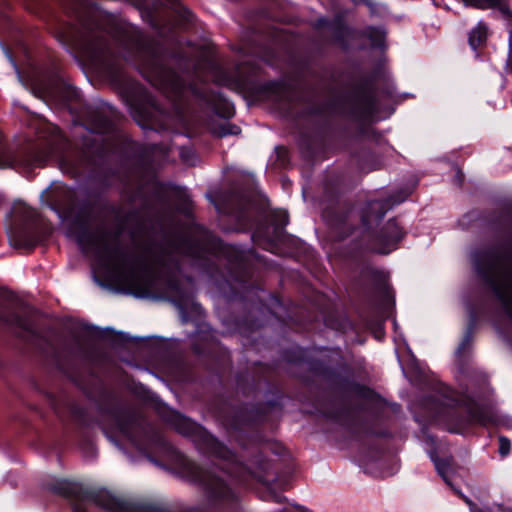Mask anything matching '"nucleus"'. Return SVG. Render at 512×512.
<instances>
[{"mask_svg":"<svg viewBox=\"0 0 512 512\" xmlns=\"http://www.w3.org/2000/svg\"><path fill=\"white\" fill-rule=\"evenodd\" d=\"M10 241H11V244L17 248L25 247L28 245L25 241L21 240L20 238L15 237V236H12L10 238Z\"/></svg>","mask_w":512,"mask_h":512,"instance_id":"obj_20","label":"nucleus"},{"mask_svg":"<svg viewBox=\"0 0 512 512\" xmlns=\"http://www.w3.org/2000/svg\"><path fill=\"white\" fill-rule=\"evenodd\" d=\"M25 211L27 213V217L32 218L34 215V211L30 208H25Z\"/></svg>","mask_w":512,"mask_h":512,"instance_id":"obj_23","label":"nucleus"},{"mask_svg":"<svg viewBox=\"0 0 512 512\" xmlns=\"http://www.w3.org/2000/svg\"><path fill=\"white\" fill-rule=\"evenodd\" d=\"M274 221L277 227H284L288 223V214L286 211L279 210L274 214Z\"/></svg>","mask_w":512,"mask_h":512,"instance_id":"obj_19","label":"nucleus"},{"mask_svg":"<svg viewBox=\"0 0 512 512\" xmlns=\"http://www.w3.org/2000/svg\"><path fill=\"white\" fill-rule=\"evenodd\" d=\"M403 233L395 220H389L383 227L381 234L378 238L379 246L376 251L381 254H387L395 245L402 239Z\"/></svg>","mask_w":512,"mask_h":512,"instance_id":"obj_7","label":"nucleus"},{"mask_svg":"<svg viewBox=\"0 0 512 512\" xmlns=\"http://www.w3.org/2000/svg\"><path fill=\"white\" fill-rule=\"evenodd\" d=\"M167 421H169L179 433L194 437L201 449L206 452L225 460L232 461L234 459V455L229 449L218 442L217 439L206 430L183 415L171 411L167 417Z\"/></svg>","mask_w":512,"mask_h":512,"instance_id":"obj_5","label":"nucleus"},{"mask_svg":"<svg viewBox=\"0 0 512 512\" xmlns=\"http://www.w3.org/2000/svg\"><path fill=\"white\" fill-rule=\"evenodd\" d=\"M92 129L96 133H109L113 130V124L106 116L97 114L92 120Z\"/></svg>","mask_w":512,"mask_h":512,"instance_id":"obj_11","label":"nucleus"},{"mask_svg":"<svg viewBox=\"0 0 512 512\" xmlns=\"http://www.w3.org/2000/svg\"><path fill=\"white\" fill-rule=\"evenodd\" d=\"M499 453L501 456H507L510 453L511 443L510 440L505 436L499 437Z\"/></svg>","mask_w":512,"mask_h":512,"instance_id":"obj_18","label":"nucleus"},{"mask_svg":"<svg viewBox=\"0 0 512 512\" xmlns=\"http://www.w3.org/2000/svg\"><path fill=\"white\" fill-rule=\"evenodd\" d=\"M188 473L191 480L199 483L213 498L229 499L232 491L226 482L215 473L205 470L195 463L188 464Z\"/></svg>","mask_w":512,"mask_h":512,"instance_id":"obj_6","label":"nucleus"},{"mask_svg":"<svg viewBox=\"0 0 512 512\" xmlns=\"http://www.w3.org/2000/svg\"><path fill=\"white\" fill-rule=\"evenodd\" d=\"M276 501H277V502H280V501H282V498H280V497H279V498H276Z\"/></svg>","mask_w":512,"mask_h":512,"instance_id":"obj_27","label":"nucleus"},{"mask_svg":"<svg viewBox=\"0 0 512 512\" xmlns=\"http://www.w3.org/2000/svg\"><path fill=\"white\" fill-rule=\"evenodd\" d=\"M57 492L74 496L73 509L75 512H86V506L91 504L109 512H186L178 505L163 501H128L103 488L80 491L62 483Z\"/></svg>","mask_w":512,"mask_h":512,"instance_id":"obj_3","label":"nucleus"},{"mask_svg":"<svg viewBox=\"0 0 512 512\" xmlns=\"http://www.w3.org/2000/svg\"><path fill=\"white\" fill-rule=\"evenodd\" d=\"M180 155H181V158L183 159V161L192 164V161L188 157V151L182 149L180 152Z\"/></svg>","mask_w":512,"mask_h":512,"instance_id":"obj_21","label":"nucleus"},{"mask_svg":"<svg viewBox=\"0 0 512 512\" xmlns=\"http://www.w3.org/2000/svg\"><path fill=\"white\" fill-rule=\"evenodd\" d=\"M4 167H6V165L0 163V168H4Z\"/></svg>","mask_w":512,"mask_h":512,"instance_id":"obj_26","label":"nucleus"},{"mask_svg":"<svg viewBox=\"0 0 512 512\" xmlns=\"http://www.w3.org/2000/svg\"><path fill=\"white\" fill-rule=\"evenodd\" d=\"M458 174H459V183H461L462 182V175L460 174V172H458Z\"/></svg>","mask_w":512,"mask_h":512,"instance_id":"obj_25","label":"nucleus"},{"mask_svg":"<svg viewBox=\"0 0 512 512\" xmlns=\"http://www.w3.org/2000/svg\"><path fill=\"white\" fill-rule=\"evenodd\" d=\"M436 469L438 473L442 476L444 481L451 486V482L449 480V474L452 470V462L450 459L439 460L433 459Z\"/></svg>","mask_w":512,"mask_h":512,"instance_id":"obj_13","label":"nucleus"},{"mask_svg":"<svg viewBox=\"0 0 512 512\" xmlns=\"http://www.w3.org/2000/svg\"><path fill=\"white\" fill-rule=\"evenodd\" d=\"M477 270L512 318V257L495 252L486 253L477 264Z\"/></svg>","mask_w":512,"mask_h":512,"instance_id":"obj_4","label":"nucleus"},{"mask_svg":"<svg viewBox=\"0 0 512 512\" xmlns=\"http://www.w3.org/2000/svg\"><path fill=\"white\" fill-rule=\"evenodd\" d=\"M464 500H465V502H466L467 504H469L470 506H472V505H473V503L471 502V500H470V499H468V498H466V497H465V498H464Z\"/></svg>","mask_w":512,"mask_h":512,"instance_id":"obj_24","label":"nucleus"},{"mask_svg":"<svg viewBox=\"0 0 512 512\" xmlns=\"http://www.w3.org/2000/svg\"><path fill=\"white\" fill-rule=\"evenodd\" d=\"M388 209L387 203L382 201L369 203L367 211L362 215L364 225L371 226L373 223H377L383 218Z\"/></svg>","mask_w":512,"mask_h":512,"instance_id":"obj_9","label":"nucleus"},{"mask_svg":"<svg viewBox=\"0 0 512 512\" xmlns=\"http://www.w3.org/2000/svg\"><path fill=\"white\" fill-rule=\"evenodd\" d=\"M486 39V28L482 25L473 29L469 36V43L473 49H476Z\"/></svg>","mask_w":512,"mask_h":512,"instance_id":"obj_14","label":"nucleus"},{"mask_svg":"<svg viewBox=\"0 0 512 512\" xmlns=\"http://www.w3.org/2000/svg\"><path fill=\"white\" fill-rule=\"evenodd\" d=\"M4 321L11 326L20 328L23 332H26L31 335L36 334L30 321L16 313L9 314L4 318Z\"/></svg>","mask_w":512,"mask_h":512,"instance_id":"obj_10","label":"nucleus"},{"mask_svg":"<svg viewBox=\"0 0 512 512\" xmlns=\"http://www.w3.org/2000/svg\"><path fill=\"white\" fill-rule=\"evenodd\" d=\"M239 132H240V129L237 126H234V125H231V124H228V123L221 125L215 131V133L219 137H224L226 135H231V134H238Z\"/></svg>","mask_w":512,"mask_h":512,"instance_id":"obj_16","label":"nucleus"},{"mask_svg":"<svg viewBox=\"0 0 512 512\" xmlns=\"http://www.w3.org/2000/svg\"><path fill=\"white\" fill-rule=\"evenodd\" d=\"M43 161H44V160H43V157H42V156H41V157H40V156H36V157H34V158H33V160H32V164H34V165H36V166H41V165H42V163H43Z\"/></svg>","mask_w":512,"mask_h":512,"instance_id":"obj_22","label":"nucleus"},{"mask_svg":"<svg viewBox=\"0 0 512 512\" xmlns=\"http://www.w3.org/2000/svg\"><path fill=\"white\" fill-rule=\"evenodd\" d=\"M78 243L91 250L97 269L110 282L139 294L154 289L157 278L177 269L179 255L199 256V247L181 236H173L161 247L132 252L124 248L115 234L85 230L77 235Z\"/></svg>","mask_w":512,"mask_h":512,"instance_id":"obj_1","label":"nucleus"},{"mask_svg":"<svg viewBox=\"0 0 512 512\" xmlns=\"http://www.w3.org/2000/svg\"><path fill=\"white\" fill-rule=\"evenodd\" d=\"M193 93L199 95L212 109H214L221 116L229 118L234 114L233 107L226 100L214 93H200L197 89L193 88Z\"/></svg>","mask_w":512,"mask_h":512,"instance_id":"obj_8","label":"nucleus"},{"mask_svg":"<svg viewBox=\"0 0 512 512\" xmlns=\"http://www.w3.org/2000/svg\"><path fill=\"white\" fill-rule=\"evenodd\" d=\"M367 36L371 40L372 44L377 47H380L385 39L384 31L378 28H369L367 30Z\"/></svg>","mask_w":512,"mask_h":512,"instance_id":"obj_15","label":"nucleus"},{"mask_svg":"<svg viewBox=\"0 0 512 512\" xmlns=\"http://www.w3.org/2000/svg\"><path fill=\"white\" fill-rule=\"evenodd\" d=\"M467 4L477 8L492 7L500 3L501 0H464Z\"/></svg>","mask_w":512,"mask_h":512,"instance_id":"obj_17","label":"nucleus"},{"mask_svg":"<svg viewBox=\"0 0 512 512\" xmlns=\"http://www.w3.org/2000/svg\"><path fill=\"white\" fill-rule=\"evenodd\" d=\"M75 44L95 69L111 77L116 76L123 62L131 63L141 71L153 70L156 66L153 49L132 26L122 28L121 36L117 40L119 53L98 33L81 36L75 40Z\"/></svg>","mask_w":512,"mask_h":512,"instance_id":"obj_2","label":"nucleus"},{"mask_svg":"<svg viewBox=\"0 0 512 512\" xmlns=\"http://www.w3.org/2000/svg\"><path fill=\"white\" fill-rule=\"evenodd\" d=\"M469 421L481 425H486L489 422V417L484 410L477 405L469 408Z\"/></svg>","mask_w":512,"mask_h":512,"instance_id":"obj_12","label":"nucleus"}]
</instances>
